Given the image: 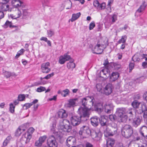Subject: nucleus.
I'll return each mask as SVG.
<instances>
[{
  "label": "nucleus",
  "instance_id": "7ed1b4c3",
  "mask_svg": "<svg viewBox=\"0 0 147 147\" xmlns=\"http://www.w3.org/2000/svg\"><path fill=\"white\" fill-rule=\"evenodd\" d=\"M95 100L92 96H88L81 99V103L83 107H86L91 108Z\"/></svg>",
  "mask_w": 147,
  "mask_h": 147
},
{
  "label": "nucleus",
  "instance_id": "69168bd1",
  "mask_svg": "<svg viewBox=\"0 0 147 147\" xmlns=\"http://www.w3.org/2000/svg\"><path fill=\"white\" fill-rule=\"evenodd\" d=\"M134 63H130L129 64V68L130 71L131 70L134 68Z\"/></svg>",
  "mask_w": 147,
  "mask_h": 147
},
{
  "label": "nucleus",
  "instance_id": "864d4df0",
  "mask_svg": "<svg viewBox=\"0 0 147 147\" xmlns=\"http://www.w3.org/2000/svg\"><path fill=\"white\" fill-rule=\"evenodd\" d=\"M47 137L46 136H43L42 137H40L39 139V140L40 141V142L43 143L45 141Z\"/></svg>",
  "mask_w": 147,
  "mask_h": 147
},
{
  "label": "nucleus",
  "instance_id": "6e6552de",
  "mask_svg": "<svg viewBox=\"0 0 147 147\" xmlns=\"http://www.w3.org/2000/svg\"><path fill=\"white\" fill-rule=\"evenodd\" d=\"M81 119L80 116L76 115H72L70 118L71 124L73 126H76L80 125Z\"/></svg>",
  "mask_w": 147,
  "mask_h": 147
},
{
  "label": "nucleus",
  "instance_id": "423d86ee",
  "mask_svg": "<svg viewBox=\"0 0 147 147\" xmlns=\"http://www.w3.org/2000/svg\"><path fill=\"white\" fill-rule=\"evenodd\" d=\"M90 108L80 107L78 111V113L80 115V117H89L90 113Z\"/></svg>",
  "mask_w": 147,
  "mask_h": 147
},
{
  "label": "nucleus",
  "instance_id": "4d7b16f0",
  "mask_svg": "<svg viewBox=\"0 0 147 147\" xmlns=\"http://www.w3.org/2000/svg\"><path fill=\"white\" fill-rule=\"evenodd\" d=\"M54 73L53 72H52L51 74H49L47 75V76L44 77L45 79L48 80L50 79L51 77L53 76L54 75Z\"/></svg>",
  "mask_w": 147,
  "mask_h": 147
},
{
  "label": "nucleus",
  "instance_id": "e433bc0d",
  "mask_svg": "<svg viewBox=\"0 0 147 147\" xmlns=\"http://www.w3.org/2000/svg\"><path fill=\"white\" fill-rule=\"evenodd\" d=\"M69 90L67 89H66L62 91V96L64 97H65L69 94Z\"/></svg>",
  "mask_w": 147,
  "mask_h": 147
},
{
  "label": "nucleus",
  "instance_id": "f03ea898",
  "mask_svg": "<svg viewBox=\"0 0 147 147\" xmlns=\"http://www.w3.org/2000/svg\"><path fill=\"white\" fill-rule=\"evenodd\" d=\"M125 109L124 108H119L117 109L116 114L118 116L119 122H125L127 119V116L125 114Z\"/></svg>",
  "mask_w": 147,
  "mask_h": 147
},
{
  "label": "nucleus",
  "instance_id": "ea45409f",
  "mask_svg": "<svg viewBox=\"0 0 147 147\" xmlns=\"http://www.w3.org/2000/svg\"><path fill=\"white\" fill-rule=\"evenodd\" d=\"M109 118L112 121H116L117 119V116L115 114H111L109 115Z\"/></svg>",
  "mask_w": 147,
  "mask_h": 147
},
{
  "label": "nucleus",
  "instance_id": "052dcab7",
  "mask_svg": "<svg viewBox=\"0 0 147 147\" xmlns=\"http://www.w3.org/2000/svg\"><path fill=\"white\" fill-rule=\"evenodd\" d=\"M15 2H19V3H17L16 4L15 6L16 7H20L21 6L22 3V2L21 1H20L19 0H15Z\"/></svg>",
  "mask_w": 147,
  "mask_h": 147
},
{
  "label": "nucleus",
  "instance_id": "473e14b6",
  "mask_svg": "<svg viewBox=\"0 0 147 147\" xmlns=\"http://www.w3.org/2000/svg\"><path fill=\"white\" fill-rule=\"evenodd\" d=\"M147 5V4L145 1H143L142 5L140 6V7L138 9L137 11L139 12H141L144 9Z\"/></svg>",
  "mask_w": 147,
  "mask_h": 147
},
{
  "label": "nucleus",
  "instance_id": "dca6fc26",
  "mask_svg": "<svg viewBox=\"0 0 147 147\" xmlns=\"http://www.w3.org/2000/svg\"><path fill=\"white\" fill-rule=\"evenodd\" d=\"M109 70L107 68H105L102 69L99 73V76L105 79L107 78V75L108 76H110V74L108 73Z\"/></svg>",
  "mask_w": 147,
  "mask_h": 147
},
{
  "label": "nucleus",
  "instance_id": "603ef678",
  "mask_svg": "<svg viewBox=\"0 0 147 147\" xmlns=\"http://www.w3.org/2000/svg\"><path fill=\"white\" fill-rule=\"evenodd\" d=\"M51 130V132L53 134L56 135L57 134V131H55V127L54 126V125H53L52 126Z\"/></svg>",
  "mask_w": 147,
  "mask_h": 147
},
{
  "label": "nucleus",
  "instance_id": "9b49d317",
  "mask_svg": "<svg viewBox=\"0 0 147 147\" xmlns=\"http://www.w3.org/2000/svg\"><path fill=\"white\" fill-rule=\"evenodd\" d=\"M102 46L99 44H97L92 50L93 53L97 54H101L103 50L102 49Z\"/></svg>",
  "mask_w": 147,
  "mask_h": 147
},
{
  "label": "nucleus",
  "instance_id": "bf43d9fd",
  "mask_svg": "<svg viewBox=\"0 0 147 147\" xmlns=\"http://www.w3.org/2000/svg\"><path fill=\"white\" fill-rule=\"evenodd\" d=\"M5 76L7 78L9 77L11 75V73L8 71H5L4 73Z\"/></svg>",
  "mask_w": 147,
  "mask_h": 147
},
{
  "label": "nucleus",
  "instance_id": "72a5a7b5",
  "mask_svg": "<svg viewBox=\"0 0 147 147\" xmlns=\"http://www.w3.org/2000/svg\"><path fill=\"white\" fill-rule=\"evenodd\" d=\"M140 104L137 100H135L132 103L131 105L134 108L137 109L138 108Z\"/></svg>",
  "mask_w": 147,
  "mask_h": 147
},
{
  "label": "nucleus",
  "instance_id": "a19ab883",
  "mask_svg": "<svg viewBox=\"0 0 147 147\" xmlns=\"http://www.w3.org/2000/svg\"><path fill=\"white\" fill-rule=\"evenodd\" d=\"M117 128H113L112 127L111 129V136H113L117 133Z\"/></svg>",
  "mask_w": 147,
  "mask_h": 147
},
{
  "label": "nucleus",
  "instance_id": "cd10ccee",
  "mask_svg": "<svg viewBox=\"0 0 147 147\" xmlns=\"http://www.w3.org/2000/svg\"><path fill=\"white\" fill-rule=\"evenodd\" d=\"M142 112H144L143 115V117L147 119V107L145 104L142 105Z\"/></svg>",
  "mask_w": 147,
  "mask_h": 147
},
{
  "label": "nucleus",
  "instance_id": "e2e57ef3",
  "mask_svg": "<svg viewBox=\"0 0 147 147\" xmlns=\"http://www.w3.org/2000/svg\"><path fill=\"white\" fill-rule=\"evenodd\" d=\"M42 143H41L39 140L37 141L35 143V145L37 146H41Z\"/></svg>",
  "mask_w": 147,
  "mask_h": 147
},
{
  "label": "nucleus",
  "instance_id": "5fc2aeb1",
  "mask_svg": "<svg viewBox=\"0 0 147 147\" xmlns=\"http://www.w3.org/2000/svg\"><path fill=\"white\" fill-rule=\"evenodd\" d=\"M66 6H69L68 7H67L66 9H69L71 8L72 6V3L70 1H69L67 2L66 4Z\"/></svg>",
  "mask_w": 147,
  "mask_h": 147
},
{
  "label": "nucleus",
  "instance_id": "aec40b11",
  "mask_svg": "<svg viewBox=\"0 0 147 147\" xmlns=\"http://www.w3.org/2000/svg\"><path fill=\"white\" fill-rule=\"evenodd\" d=\"M16 15L10 14L9 16V18H11L12 19H16L20 17L22 15V14L19 8L17 9L16 11Z\"/></svg>",
  "mask_w": 147,
  "mask_h": 147
},
{
  "label": "nucleus",
  "instance_id": "7c9ffc66",
  "mask_svg": "<svg viewBox=\"0 0 147 147\" xmlns=\"http://www.w3.org/2000/svg\"><path fill=\"white\" fill-rule=\"evenodd\" d=\"M9 5L5 3L2 4L1 6H0V8L1 9L2 11H9Z\"/></svg>",
  "mask_w": 147,
  "mask_h": 147
},
{
  "label": "nucleus",
  "instance_id": "2eb2a0df",
  "mask_svg": "<svg viewBox=\"0 0 147 147\" xmlns=\"http://www.w3.org/2000/svg\"><path fill=\"white\" fill-rule=\"evenodd\" d=\"M142 117L137 116L134 118L132 120V125L135 127H137L139 125L141 122Z\"/></svg>",
  "mask_w": 147,
  "mask_h": 147
},
{
  "label": "nucleus",
  "instance_id": "13d9d810",
  "mask_svg": "<svg viewBox=\"0 0 147 147\" xmlns=\"http://www.w3.org/2000/svg\"><path fill=\"white\" fill-rule=\"evenodd\" d=\"M49 2V0H43L42 2L43 6L44 7L47 6Z\"/></svg>",
  "mask_w": 147,
  "mask_h": 147
},
{
  "label": "nucleus",
  "instance_id": "774afa93",
  "mask_svg": "<svg viewBox=\"0 0 147 147\" xmlns=\"http://www.w3.org/2000/svg\"><path fill=\"white\" fill-rule=\"evenodd\" d=\"M143 97L147 101V91L144 93L143 95Z\"/></svg>",
  "mask_w": 147,
  "mask_h": 147
},
{
  "label": "nucleus",
  "instance_id": "de8ad7c7",
  "mask_svg": "<svg viewBox=\"0 0 147 147\" xmlns=\"http://www.w3.org/2000/svg\"><path fill=\"white\" fill-rule=\"evenodd\" d=\"M132 59L134 61H139L140 60V59L137 55H135L132 57Z\"/></svg>",
  "mask_w": 147,
  "mask_h": 147
},
{
  "label": "nucleus",
  "instance_id": "338daca9",
  "mask_svg": "<svg viewBox=\"0 0 147 147\" xmlns=\"http://www.w3.org/2000/svg\"><path fill=\"white\" fill-rule=\"evenodd\" d=\"M86 147H94L93 145L91 143L87 142L85 144Z\"/></svg>",
  "mask_w": 147,
  "mask_h": 147
},
{
  "label": "nucleus",
  "instance_id": "f3484780",
  "mask_svg": "<svg viewBox=\"0 0 147 147\" xmlns=\"http://www.w3.org/2000/svg\"><path fill=\"white\" fill-rule=\"evenodd\" d=\"M76 142L75 138L71 136L69 137L66 141V145L68 147L72 146Z\"/></svg>",
  "mask_w": 147,
  "mask_h": 147
},
{
  "label": "nucleus",
  "instance_id": "4c0bfd02",
  "mask_svg": "<svg viewBox=\"0 0 147 147\" xmlns=\"http://www.w3.org/2000/svg\"><path fill=\"white\" fill-rule=\"evenodd\" d=\"M55 34V32L53 30L51 29L47 31V34L48 36L49 37H51L54 35Z\"/></svg>",
  "mask_w": 147,
  "mask_h": 147
},
{
  "label": "nucleus",
  "instance_id": "4468645a",
  "mask_svg": "<svg viewBox=\"0 0 147 147\" xmlns=\"http://www.w3.org/2000/svg\"><path fill=\"white\" fill-rule=\"evenodd\" d=\"M139 132L140 134L145 138L147 139V127L143 125L139 128Z\"/></svg>",
  "mask_w": 147,
  "mask_h": 147
},
{
  "label": "nucleus",
  "instance_id": "5701e85b",
  "mask_svg": "<svg viewBox=\"0 0 147 147\" xmlns=\"http://www.w3.org/2000/svg\"><path fill=\"white\" fill-rule=\"evenodd\" d=\"M105 108V112L107 113H111V111L113 110V105L111 104H106L104 106Z\"/></svg>",
  "mask_w": 147,
  "mask_h": 147
},
{
  "label": "nucleus",
  "instance_id": "393cba45",
  "mask_svg": "<svg viewBox=\"0 0 147 147\" xmlns=\"http://www.w3.org/2000/svg\"><path fill=\"white\" fill-rule=\"evenodd\" d=\"M38 101L37 99H35L32 102L30 103H26L23 106V107L25 109H27L30 108L33 104H35L37 103Z\"/></svg>",
  "mask_w": 147,
  "mask_h": 147
},
{
  "label": "nucleus",
  "instance_id": "09e8293b",
  "mask_svg": "<svg viewBox=\"0 0 147 147\" xmlns=\"http://www.w3.org/2000/svg\"><path fill=\"white\" fill-rule=\"evenodd\" d=\"M96 88L98 91L100 92L102 89L101 85L100 84H97L96 85Z\"/></svg>",
  "mask_w": 147,
  "mask_h": 147
},
{
  "label": "nucleus",
  "instance_id": "c03bdc74",
  "mask_svg": "<svg viewBox=\"0 0 147 147\" xmlns=\"http://www.w3.org/2000/svg\"><path fill=\"white\" fill-rule=\"evenodd\" d=\"M117 14L114 13L112 16V22L113 23L115 22L117 20Z\"/></svg>",
  "mask_w": 147,
  "mask_h": 147
},
{
  "label": "nucleus",
  "instance_id": "58836bf2",
  "mask_svg": "<svg viewBox=\"0 0 147 147\" xmlns=\"http://www.w3.org/2000/svg\"><path fill=\"white\" fill-rule=\"evenodd\" d=\"M12 24V23L11 22H9V21H7L5 24L3 25V27L5 28H6L9 26L10 28H11Z\"/></svg>",
  "mask_w": 147,
  "mask_h": 147
},
{
  "label": "nucleus",
  "instance_id": "c756f323",
  "mask_svg": "<svg viewBox=\"0 0 147 147\" xmlns=\"http://www.w3.org/2000/svg\"><path fill=\"white\" fill-rule=\"evenodd\" d=\"M31 138V135L29 133H26L22 136V138L24 140H26V142H29Z\"/></svg>",
  "mask_w": 147,
  "mask_h": 147
},
{
  "label": "nucleus",
  "instance_id": "ddd939ff",
  "mask_svg": "<svg viewBox=\"0 0 147 147\" xmlns=\"http://www.w3.org/2000/svg\"><path fill=\"white\" fill-rule=\"evenodd\" d=\"M100 123L101 126V128H103L108 126L109 125L107 117L105 116H102L99 119Z\"/></svg>",
  "mask_w": 147,
  "mask_h": 147
},
{
  "label": "nucleus",
  "instance_id": "a878e982",
  "mask_svg": "<svg viewBox=\"0 0 147 147\" xmlns=\"http://www.w3.org/2000/svg\"><path fill=\"white\" fill-rule=\"evenodd\" d=\"M115 143V140L114 139L108 138L107 140V147H113Z\"/></svg>",
  "mask_w": 147,
  "mask_h": 147
},
{
  "label": "nucleus",
  "instance_id": "3c124183",
  "mask_svg": "<svg viewBox=\"0 0 147 147\" xmlns=\"http://www.w3.org/2000/svg\"><path fill=\"white\" fill-rule=\"evenodd\" d=\"M46 90L45 87L42 86H40L37 89V91L38 92H41Z\"/></svg>",
  "mask_w": 147,
  "mask_h": 147
},
{
  "label": "nucleus",
  "instance_id": "f257e3e1",
  "mask_svg": "<svg viewBox=\"0 0 147 147\" xmlns=\"http://www.w3.org/2000/svg\"><path fill=\"white\" fill-rule=\"evenodd\" d=\"M79 134L81 137L83 138L91 135L93 139L96 141L100 140L102 136L100 130L96 129L91 131L88 127L86 125H83L80 127Z\"/></svg>",
  "mask_w": 147,
  "mask_h": 147
},
{
  "label": "nucleus",
  "instance_id": "20e7f679",
  "mask_svg": "<svg viewBox=\"0 0 147 147\" xmlns=\"http://www.w3.org/2000/svg\"><path fill=\"white\" fill-rule=\"evenodd\" d=\"M72 127L70 125L69 121L66 119L60 120L59 123V128L64 131L70 132Z\"/></svg>",
  "mask_w": 147,
  "mask_h": 147
},
{
  "label": "nucleus",
  "instance_id": "37998d69",
  "mask_svg": "<svg viewBox=\"0 0 147 147\" xmlns=\"http://www.w3.org/2000/svg\"><path fill=\"white\" fill-rule=\"evenodd\" d=\"M9 111L11 113H13L14 112V109L15 106H14L12 103H11L9 105Z\"/></svg>",
  "mask_w": 147,
  "mask_h": 147
},
{
  "label": "nucleus",
  "instance_id": "39448f33",
  "mask_svg": "<svg viewBox=\"0 0 147 147\" xmlns=\"http://www.w3.org/2000/svg\"><path fill=\"white\" fill-rule=\"evenodd\" d=\"M122 136L126 138L130 137L133 133L132 128L131 126L128 125H126L123 127L121 130Z\"/></svg>",
  "mask_w": 147,
  "mask_h": 147
},
{
  "label": "nucleus",
  "instance_id": "4be33fe9",
  "mask_svg": "<svg viewBox=\"0 0 147 147\" xmlns=\"http://www.w3.org/2000/svg\"><path fill=\"white\" fill-rule=\"evenodd\" d=\"M91 123L92 125L94 127L97 126L99 124V119L97 116H95L91 118L90 119Z\"/></svg>",
  "mask_w": 147,
  "mask_h": 147
},
{
  "label": "nucleus",
  "instance_id": "c9c22d12",
  "mask_svg": "<svg viewBox=\"0 0 147 147\" xmlns=\"http://www.w3.org/2000/svg\"><path fill=\"white\" fill-rule=\"evenodd\" d=\"M24 129H21L20 128H19L15 132V135L17 136H19L20 135L22 132L24 131Z\"/></svg>",
  "mask_w": 147,
  "mask_h": 147
},
{
  "label": "nucleus",
  "instance_id": "6e6d98bb",
  "mask_svg": "<svg viewBox=\"0 0 147 147\" xmlns=\"http://www.w3.org/2000/svg\"><path fill=\"white\" fill-rule=\"evenodd\" d=\"M23 11V17L24 18L25 17L28 16V13L27 12V10L26 9H24L22 10Z\"/></svg>",
  "mask_w": 147,
  "mask_h": 147
},
{
  "label": "nucleus",
  "instance_id": "a211bd4d",
  "mask_svg": "<svg viewBox=\"0 0 147 147\" xmlns=\"http://www.w3.org/2000/svg\"><path fill=\"white\" fill-rule=\"evenodd\" d=\"M104 92L105 94L108 95L111 94L112 92V86L110 84H107L104 88Z\"/></svg>",
  "mask_w": 147,
  "mask_h": 147
},
{
  "label": "nucleus",
  "instance_id": "1a4fd4ad",
  "mask_svg": "<svg viewBox=\"0 0 147 147\" xmlns=\"http://www.w3.org/2000/svg\"><path fill=\"white\" fill-rule=\"evenodd\" d=\"M71 59L70 55L67 54H65L63 55H61L59 57L58 62L61 64H63L66 61L69 60Z\"/></svg>",
  "mask_w": 147,
  "mask_h": 147
},
{
  "label": "nucleus",
  "instance_id": "680f3d73",
  "mask_svg": "<svg viewBox=\"0 0 147 147\" xmlns=\"http://www.w3.org/2000/svg\"><path fill=\"white\" fill-rule=\"evenodd\" d=\"M34 129L33 127H30L28 129L27 133H29L30 134H32L34 132Z\"/></svg>",
  "mask_w": 147,
  "mask_h": 147
},
{
  "label": "nucleus",
  "instance_id": "412c9836",
  "mask_svg": "<svg viewBox=\"0 0 147 147\" xmlns=\"http://www.w3.org/2000/svg\"><path fill=\"white\" fill-rule=\"evenodd\" d=\"M119 74L117 72H113L112 73L110 76V80L111 82L115 81L119 77Z\"/></svg>",
  "mask_w": 147,
  "mask_h": 147
},
{
  "label": "nucleus",
  "instance_id": "6ab92c4d",
  "mask_svg": "<svg viewBox=\"0 0 147 147\" xmlns=\"http://www.w3.org/2000/svg\"><path fill=\"white\" fill-rule=\"evenodd\" d=\"M78 102V99L77 98L70 99L68 100L69 103L67 104V106L69 108L74 107L76 105V104Z\"/></svg>",
  "mask_w": 147,
  "mask_h": 147
},
{
  "label": "nucleus",
  "instance_id": "b1692460",
  "mask_svg": "<svg viewBox=\"0 0 147 147\" xmlns=\"http://www.w3.org/2000/svg\"><path fill=\"white\" fill-rule=\"evenodd\" d=\"M58 117L62 118H65L67 116V114L66 111L63 109H60L58 112Z\"/></svg>",
  "mask_w": 147,
  "mask_h": 147
},
{
  "label": "nucleus",
  "instance_id": "f704fd0d",
  "mask_svg": "<svg viewBox=\"0 0 147 147\" xmlns=\"http://www.w3.org/2000/svg\"><path fill=\"white\" fill-rule=\"evenodd\" d=\"M127 37L126 35H124L122 36L121 39H119L118 41V43L119 44H120L121 43H124L126 42V40L127 39Z\"/></svg>",
  "mask_w": 147,
  "mask_h": 147
},
{
  "label": "nucleus",
  "instance_id": "9d476101",
  "mask_svg": "<svg viewBox=\"0 0 147 147\" xmlns=\"http://www.w3.org/2000/svg\"><path fill=\"white\" fill-rule=\"evenodd\" d=\"M93 5L95 7L99 10L104 9L106 6V4L105 3L103 2L100 4L97 0H95L94 1Z\"/></svg>",
  "mask_w": 147,
  "mask_h": 147
},
{
  "label": "nucleus",
  "instance_id": "f8f14e48",
  "mask_svg": "<svg viewBox=\"0 0 147 147\" xmlns=\"http://www.w3.org/2000/svg\"><path fill=\"white\" fill-rule=\"evenodd\" d=\"M50 65V63L49 62L43 63L41 67L42 72L44 73H48L51 70V69L49 68Z\"/></svg>",
  "mask_w": 147,
  "mask_h": 147
},
{
  "label": "nucleus",
  "instance_id": "8fccbe9b",
  "mask_svg": "<svg viewBox=\"0 0 147 147\" xmlns=\"http://www.w3.org/2000/svg\"><path fill=\"white\" fill-rule=\"evenodd\" d=\"M95 26V23L94 21L92 22L89 25V29L90 30L93 29Z\"/></svg>",
  "mask_w": 147,
  "mask_h": 147
},
{
  "label": "nucleus",
  "instance_id": "c85d7f7f",
  "mask_svg": "<svg viewBox=\"0 0 147 147\" xmlns=\"http://www.w3.org/2000/svg\"><path fill=\"white\" fill-rule=\"evenodd\" d=\"M70 60V61L67 63V67L69 69L71 68L73 69L76 66L75 64L73 63L74 61V59L71 58Z\"/></svg>",
  "mask_w": 147,
  "mask_h": 147
},
{
  "label": "nucleus",
  "instance_id": "2f4dec72",
  "mask_svg": "<svg viewBox=\"0 0 147 147\" xmlns=\"http://www.w3.org/2000/svg\"><path fill=\"white\" fill-rule=\"evenodd\" d=\"M81 14L80 12H78L77 13H74L72 15L71 21L73 22L78 19L80 16Z\"/></svg>",
  "mask_w": 147,
  "mask_h": 147
},
{
  "label": "nucleus",
  "instance_id": "a18cd8bd",
  "mask_svg": "<svg viewBox=\"0 0 147 147\" xmlns=\"http://www.w3.org/2000/svg\"><path fill=\"white\" fill-rule=\"evenodd\" d=\"M134 111V110L133 109H130L127 111V114L130 117H132L133 115V112Z\"/></svg>",
  "mask_w": 147,
  "mask_h": 147
},
{
  "label": "nucleus",
  "instance_id": "0eeeda50",
  "mask_svg": "<svg viewBox=\"0 0 147 147\" xmlns=\"http://www.w3.org/2000/svg\"><path fill=\"white\" fill-rule=\"evenodd\" d=\"M47 144L49 146H45L44 147L46 146H47L48 147H57L58 146V144L56 139L53 135L50 136L48 139Z\"/></svg>",
  "mask_w": 147,
  "mask_h": 147
},
{
  "label": "nucleus",
  "instance_id": "79ce46f5",
  "mask_svg": "<svg viewBox=\"0 0 147 147\" xmlns=\"http://www.w3.org/2000/svg\"><path fill=\"white\" fill-rule=\"evenodd\" d=\"M25 98V95L24 94H19L18 96V99L19 101H23L24 100Z\"/></svg>",
  "mask_w": 147,
  "mask_h": 147
},
{
  "label": "nucleus",
  "instance_id": "bb28decb",
  "mask_svg": "<svg viewBox=\"0 0 147 147\" xmlns=\"http://www.w3.org/2000/svg\"><path fill=\"white\" fill-rule=\"evenodd\" d=\"M103 128L105 136L108 137L111 136V129L108 127V126Z\"/></svg>",
  "mask_w": 147,
  "mask_h": 147
},
{
  "label": "nucleus",
  "instance_id": "0e129e2a",
  "mask_svg": "<svg viewBox=\"0 0 147 147\" xmlns=\"http://www.w3.org/2000/svg\"><path fill=\"white\" fill-rule=\"evenodd\" d=\"M113 66L115 69L118 70L121 67L120 65L117 64L116 63H114L113 64Z\"/></svg>",
  "mask_w": 147,
  "mask_h": 147
},
{
  "label": "nucleus",
  "instance_id": "49530a36",
  "mask_svg": "<svg viewBox=\"0 0 147 147\" xmlns=\"http://www.w3.org/2000/svg\"><path fill=\"white\" fill-rule=\"evenodd\" d=\"M24 51V50L23 49H21L18 52L17 54H16V56H15L16 58H18L20 55L22 54L23 53Z\"/></svg>",
  "mask_w": 147,
  "mask_h": 147
}]
</instances>
